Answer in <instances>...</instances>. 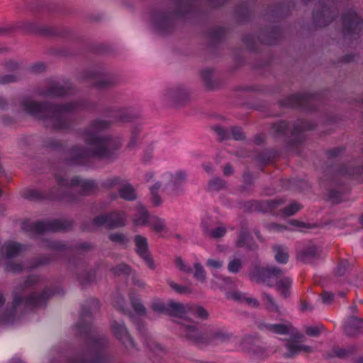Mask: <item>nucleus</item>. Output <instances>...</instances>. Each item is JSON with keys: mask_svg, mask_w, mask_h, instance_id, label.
Masks as SVG:
<instances>
[{"mask_svg": "<svg viewBox=\"0 0 363 363\" xmlns=\"http://www.w3.org/2000/svg\"><path fill=\"white\" fill-rule=\"evenodd\" d=\"M111 125L109 120L95 118L83 128L79 134L88 147L74 145L67 152L66 162L70 165L84 164L89 159L114 160L116 152L121 147L118 138L104 135Z\"/></svg>", "mask_w": 363, "mask_h": 363, "instance_id": "nucleus-1", "label": "nucleus"}, {"mask_svg": "<svg viewBox=\"0 0 363 363\" xmlns=\"http://www.w3.org/2000/svg\"><path fill=\"white\" fill-rule=\"evenodd\" d=\"M16 103H18L26 113L44 121L46 127L55 130L69 128L72 124L70 115L79 109L89 111L96 110V104L94 102L84 99L64 104H52L38 102L30 96H24L14 99L12 106H16Z\"/></svg>", "mask_w": 363, "mask_h": 363, "instance_id": "nucleus-2", "label": "nucleus"}, {"mask_svg": "<svg viewBox=\"0 0 363 363\" xmlns=\"http://www.w3.org/2000/svg\"><path fill=\"white\" fill-rule=\"evenodd\" d=\"M99 307V302L97 299H89L88 306H82L79 320L76 325L79 333L85 336L89 348L94 350L96 356L94 360H87L86 357L83 356L79 359H72L69 363H106L102 361L101 354L97 352L96 350L106 346L108 340L105 335L98 333L91 327L92 313L98 311Z\"/></svg>", "mask_w": 363, "mask_h": 363, "instance_id": "nucleus-3", "label": "nucleus"}, {"mask_svg": "<svg viewBox=\"0 0 363 363\" xmlns=\"http://www.w3.org/2000/svg\"><path fill=\"white\" fill-rule=\"evenodd\" d=\"M255 324L258 330L262 332L272 333L277 335H292L294 340H289L285 347L289 350L288 353L284 354L285 357L289 358L303 352L309 353L313 351L311 347L297 343L303 342L306 339L304 335L294 332L292 325L287 320H282L279 323H267L265 320L260 318L255 319Z\"/></svg>", "mask_w": 363, "mask_h": 363, "instance_id": "nucleus-4", "label": "nucleus"}, {"mask_svg": "<svg viewBox=\"0 0 363 363\" xmlns=\"http://www.w3.org/2000/svg\"><path fill=\"white\" fill-rule=\"evenodd\" d=\"M252 281L265 284L269 287L277 286L284 298L290 295V287L292 280L290 277L284 276V271L276 266L255 265L248 274Z\"/></svg>", "mask_w": 363, "mask_h": 363, "instance_id": "nucleus-5", "label": "nucleus"}, {"mask_svg": "<svg viewBox=\"0 0 363 363\" xmlns=\"http://www.w3.org/2000/svg\"><path fill=\"white\" fill-rule=\"evenodd\" d=\"M55 179L59 186V193L54 197L66 202L77 201L79 196H87L97 189L94 181L83 180L78 176L68 180L64 176L56 175Z\"/></svg>", "mask_w": 363, "mask_h": 363, "instance_id": "nucleus-6", "label": "nucleus"}, {"mask_svg": "<svg viewBox=\"0 0 363 363\" xmlns=\"http://www.w3.org/2000/svg\"><path fill=\"white\" fill-rule=\"evenodd\" d=\"M184 333L186 339L199 347L218 345L229 342L233 335L223 329L211 330L208 333L200 330L198 323L184 324Z\"/></svg>", "mask_w": 363, "mask_h": 363, "instance_id": "nucleus-7", "label": "nucleus"}, {"mask_svg": "<svg viewBox=\"0 0 363 363\" xmlns=\"http://www.w3.org/2000/svg\"><path fill=\"white\" fill-rule=\"evenodd\" d=\"M127 225V214L123 211H113L101 213L93 219L84 221L80 226L83 231L92 232L104 226L107 229H116Z\"/></svg>", "mask_w": 363, "mask_h": 363, "instance_id": "nucleus-8", "label": "nucleus"}, {"mask_svg": "<svg viewBox=\"0 0 363 363\" xmlns=\"http://www.w3.org/2000/svg\"><path fill=\"white\" fill-rule=\"evenodd\" d=\"M363 33V20L353 9L345 10L342 14V34L344 43L351 46Z\"/></svg>", "mask_w": 363, "mask_h": 363, "instance_id": "nucleus-9", "label": "nucleus"}, {"mask_svg": "<svg viewBox=\"0 0 363 363\" xmlns=\"http://www.w3.org/2000/svg\"><path fill=\"white\" fill-rule=\"evenodd\" d=\"M191 2V0H176L177 11L175 13L157 12L155 17V22L158 29L164 33L171 31L174 26L176 19L190 12Z\"/></svg>", "mask_w": 363, "mask_h": 363, "instance_id": "nucleus-10", "label": "nucleus"}, {"mask_svg": "<svg viewBox=\"0 0 363 363\" xmlns=\"http://www.w3.org/2000/svg\"><path fill=\"white\" fill-rule=\"evenodd\" d=\"M73 226L72 220H52L48 221L24 222L21 225L23 231L30 233L41 235L47 232H57L68 230Z\"/></svg>", "mask_w": 363, "mask_h": 363, "instance_id": "nucleus-11", "label": "nucleus"}, {"mask_svg": "<svg viewBox=\"0 0 363 363\" xmlns=\"http://www.w3.org/2000/svg\"><path fill=\"white\" fill-rule=\"evenodd\" d=\"M337 13L334 0H320L313 11V21L316 26L325 27L334 21Z\"/></svg>", "mask_w": 363, "mask_h": 363, "instance_id": "nucleus-12", "label": "nucleus"}, {"mask_svg": "<svg viewBox=\"0 0 363 363\" xmlns=\"http://www.w3.org/2000/svg\"><path fill=\"white\" fill-rule=\"evenodd\" d=\"M54 295V292L48 288H45L41 294L32 293L26 298L17 295H14L13 301L12 303V311L20 306L23 304L27 308L40 307L45 305L47 301Z\"/></svg>", "mask_w": 363, "mask_h": 363, "instance_id": "nucleus-13", "label": "nucleus"}, {"mask_svg": "<svg viewBox=\"0 0 363 363\" xmlns=\"http://www.w3.org/2000/svg\"><path fill=\"white\" fill-rule=\"evenodd\" d=\"M281 36V32L278 28H272L264 32H262L258 37L255 35L247 34L243 37V42L246 46L251 50L257 49V42L266 45L275 44Z\"/></svg>", "mask_w": 363, "mask_h": 363, "instance_id": "nucleus-14", "label": "nucleus"}, {"mask_svg": "<svg viewBox=\"0 0 363 363\" xmlns=\"http://www.w3.org/2000/svg\"><path fill=\"white\" fill-rule=\"evenodd\" d=\"M164 100L174 107H182L191 100L189 91L183 85H175L164 90Z\"/></svg>", "mask_w": 363, "mask_h": 363, "instance_id": "nucleus-15", "label": "nucleus"}, {"mask_svg": "<svg viewBox=\"0 0 363 363\" xmlns=\"http://www.w3.org/2000/svg\"><path fill=\"white\" fill-rule=\"evenodd\" d=\"M35 93L38 96L43 98L61 97L72 94V87L69 84H62L60 82H53L45 87L38 88Z\"/></svg>", "mask_w": 363, "mask_h": 363, "instance_id": "nucleus-16", "label": "nucleus"}, {"mask_svg": "<svg viewBox=\"0 0 363 363\" xmlns=\"http://www.w3.org/2000/svg\"><path fill=\"white\" fill-rule=\"evenodd\" d=\"M105 114L116 121L129 122L140 116L139 111L133 107H121L116 109L108 108L105 111Z\"/></svg>", "mask_w": 363, "mask_h": 363, "instance_id": "nucleus-17", "label": "nucleus"}, {"mask_svg": "<svg viewBox=\"0 0 363 363\" xmlns=\"http://www.w3.org/2000/svg\"><path fill=\"white\" fill-rule=\"evenodd\" d=\"M134 242L136 253L144 260L150 269H155L156 266L150 255L147 238L143 235H137L134 238Z\"/></svg>", "mask_w": 363, "mask_h": 363, "instance_id": "nucleus-18", "label": "nucleus"}, {"mask_svg": "<svg viewBox=\"0 0 363 363\" xmlns=\"http://www.w3.org/2000/svg\"><path fill=\"white\" fill-rule=\"evenodd\" d=\"M321 252L320 247L310 242L297 251L296 258L303 263H312L320 257Z\"/></svg>", "mask_w": 363, "mask_h": 363, "instance_id": "nucleus-19", "label": "nucleus"}, {"mask_svg": "<svg viewBox=\"0 0 363 363\" xmlns=\"http://www.w3.org/2000/svg\"><path fill=\"white\" fill-rule=\"evenodd\" d=\"M111 328L113 335L117 338L126 348L131 349L135 347L133 338L130 337L123 322L112 320Z\"/></svg>", "mask_w": 363, "mask_h": 363, "instance_id": "nucleus-20", "label": "nucleus"}, {"mask_svg": "<svg viewBox=\"0 0 363 363\" xmlns=\"http://www.w3.org/2000/svg\"><path fill=\"white\" fill-rule=\"evenodd\" d=\"M315 123L308 122L303 120H297L293 124V129L291 132L290 143L292 145L301 143L304 139L303 132L308 130H313L315 128Z\"/></svg>", "mask_w": 363, "mask_h": 363, "instance_id": "nucleus-21", "label": "nucleus"}, {"mask_svg": "<svg viewBox=\"0 0 363 363\" xmlns=\"http://www.w3.org/2000/svg\"><path fill=\"white\" fill-rule=\"evenodd\" d=\"M313 97L314 95L310 94H293L281 101V105L293 108L301 107L306 108L309 106Z\"/></svg>", "mask_w": 363, "mask_h": 363, "instance_id": "nucleus-22", "label": "nucleus"}, {"mask_svg": "<svg viewBox=\"0 0 363 363\" xmlns=\"http://www.w3.org/2000/svg\"><path fill=\"white\" fill-rule=\"evenodd\" d=\"M363 332V319L350 316L344 325V333L347 336L355 337Z\"/></svg>", "mask_w": 363, "mask_h": 363, "instance_id": "nucleus-23", "label": "nucleus"}, {"mask_svg": "<svg viewBox=\"0 0 363 363\" xmlns=\"http://www.w3.org/2000/svg\"><path fill=\"white\" fill-rule=\"evenodd\" d=\"M201 77L203 86L208 90H214L220 85V82L215 77L214 70L213 69L207 68L202 70Z\"/></svg>", "mask_w": 363, "mask_h": 363, "instance_id": "nucleus-24", "label": "nucleus"}, {"mask_svg": "<svg viewBox=\"0 0 363 363\" xmlns=\"http://www.w3.org/2000/svg\"><path fill=\"white\" fill-rule=\"evenodd\" d=\"M58 193L59 187L55 191L52 190L49 195H46L45 194L35 189H26L22 195L23 198L30 201H40L47 198L58 199V198L54 197V196L57 195ZM59 200L60 199H59Z\"/></svg>", "mask_w": 363, "mask_h": 363, "instance_id": "nucleus-25", "label": "nucleus"}, {"mask_svg": "<svg viewBox=\"0 0 363 363\" xmlns=\"http://www.w3.org/2000/svg\"><path fill=\"white\" fill-rule=\"evenodd\" d=\"M186 178L187 174L184 170H179L171 174L169 185L175 194L181 191V186L186 182Z\"/></svg>", "mask_w": 363, "mask_h": 363, "instance_id": "nucleus-26", "label": "nucleus"}, {"mask_svg": "<svg viewBox=\"0 0 363 363\" xmlns=\"http://www.w3.org/2000/svg\"><path fill=\"white\" fill-rule=\"evenodd\" d=\"M118 83V78L111 74H104L96 79L94 86L100 89H107L116 86Z\"/></svg>", "mask_w": 363, "mask_h": 363, "instance_id": "nucleus-27", "label": "nucleus"}, {"mask_svg": "<svg viewBox=\"0 0 363 363\" xmlns=\"http://www.w3.org/2000/svg\"><path fill=\"white\" fill-rule=\"evenodd\" d=\"M189 304H184L179 302H175L174 301H169L168 302V311L167 314L171 316H175L177 318H183L186 313H188Z\"/></svg>", "mask_w": 363, "mask_h": 363, "instance_id": "nucleus-28", "label": "nucleus"}, {"mask_svg": "<svg viewBox=\"0 0 363 363\" xmlns=\"http://www.w3.org/2000/svg\"><path fill=\"white\" fill-rule=\"evenodd\" d=\"M23 250V246L16 242H8L1 247V252L7 259L17 257Z\"/></svg>", "mask_w": 363, "mask_h": 363, "instance_id": "nucleus-29", "label": "nucleus"}, {"mask_svg": "<svg viewBox=\"0 0 363 363\" xmlns=\"http://www.w3.org/2000/svg\"><path fill=\"white\" fill-rule=\"evenodd\" d=\"M118 196L128 201H133L137 199V194L135 188L128 182H123L118 190Z\"/></svg>", "mask_w": 363, "mask_h": 363, "instance_id": "nucleus-30", "label": "nucleus"}, {"mask_svg": "<svg viewBox=\"0 0 363 363\" xmlns=\"http://www.w3.org/2000/svg\"><path fill=\"white\" fill-rule=\"evenodd\" d=\"M262 298L264 302L266 310L270 313H276L278 317L282 316L283 313L280 307L276 303L274 298L269 294L263 292Z\"/></svg>", "mask_w": 363, "mask_h": 363, "instance_id": "nucleus-31", "label": "nucleus"}, {"mask_svg": "<svg viewBox=\"0 0 363 363\" xmlns=\"http://www.w3.org/2000/svg\"><path fill=\"white\" fill-rule=\"evenodd\" d=\"M351 269V266L347 259H340L334 270V276L336 278H343L345 280Z\"/></svg>", "mask_w": 363, "mask_h": 363, "instance_id": "nucleus-32", "label": "nucleus"}, {"mask_svg": "<svg viewBox=\"0 0 363 363\" xmlns=\"http://www.w3.org/2000/svg\"><path fill=\"white\" fill-rule=\"evenodd\" d=\"M272 250L274 253L275 260L280 264H286L289 260V252L286 247L274 245L272 246Z\"/></svg>", "mask_w": 363, "mask_h": 363, "instance_id": "nucleus-33", "label": "nucleus"}, {"mask_svg": "<svg viewBox=\"0 0 363 363\" xmlns=\"http://www.w3.org/2000/svg\"><path fill=\"white\" fill-rule=\"evenodd\" d=\"M188 313H189L194 318L206 320L209 318V313L203 306L196 304H189Z\"/></svg>", "mask_w": 363, "mask_h": 363, "instance_id": "nucleus-34", "label": "nucleus"}, {"mask_svg": "<svg viewBox=\"0 0 363 363\" xmlns=\"http://www.w3.org/2000/svg\"><path fill=\"white\" fill-rule=\"evenodd\" d=\"M289 128V125L286 121H278L272 124L270 133L274 137H281L285 135Z\"/></svg>", "mask_w": 363, "mask_h": 363, "instance_id": "nucleus-35", "label": "nucleus"}, {"mask_svg": "<svg viewBox=\"0 0 363 363\" xmlns=\"http://www.w3.org/2000/svg\"><path fill=\"white\" fill-rule=\"evenodd\" d=\"M340 174L363 179V165L361 167H354L353 165L343 167L340 169Z\"/></svg>", "mask_w": 363, "mask_h": 363, "instance_id": "nucleus-36", "label": "nucleus"}, {"mask_svg": "<svg viewBox=\"0 0 363 363\" xmlns=\"http://www.w3.org/2000/svg\"><path fill=\"white\" fill-rule=\"evenodd\" d=\"M149 213L144 207H140L138 209L137 213L133 219V223L135 225L143 226L148 225L150 221Z\"/></svg>", "mask_w": 363, "mask_h": 363, "instance_id": "nucleus-37", "label": "nucleus"}, {"mask_svg": "<svg viewBox=\"0 0 363 363\" xmlns=\"http://www.w3.org/2000/svg\"><path fill=\"white\" fill-rule=\"evenodd\" d=\"M284 202L283 199H268L262 201L260 206L263 211H274L277 210L279 206L283 205Z\"/></svg>", "mask_w": 363, "mask_h": 363, "instance_id": "nucleus-38", "label": "nucleus"}, {"mask_svg": "<svg viewBox=\"0 0 363 363\" xmlns=\"http://www.w3.org/2000/svg\"><path fill=\"white\" fill-rule=\"evenodd\" d=\"M334 353L336 357L339 358H347L357 351V347L355 345H348L345 347H334L333 348Z\"/></svg>", "mask_w": 363, "mask_h": 363, "instance_id": "nucleus-39", "label": "nucleus"}, {"mask_svg": "<svg viewBox=\"0 0 363 363\" xmlns=\"http://www.w3.org/2000/svg\"><path fill=\"white\" fill-rule=\"evenodd\" d=\"M236 245L238 247H246L250 250H255L257 247L256 245L253 243L251 237L245 233H242L239 235Z\"/></svg>", "mask_w": 363, "mask_h": 363, "instance_id": "nucleus-40", "label": "nucleus"}, {"mask_svg": "<svg viewBox=\"0 0 363 363\" xmlns=\"http://www.w3.org/2000/svg\"><path fill=\"white\" fill-rule=\"evenodd\" d=\"M148 225L156 233L163 231L166 227L164 220L157 216L150 218Z\"/></svg>", "mask_w": 363, "mask_h": 363, "instance_id": "nucleus-41", "label": "nucleus"}, {"mask_svg": "<svg viewBox=\"0 0 363 363\" xmlns=\"http://www.w3.org/2000/svg\"><path fill=\"white\" fill-rule=\"evenodd\" d=\"M124 181L118 177H114L112 178H108L103 182L102 186L107 189H112L118 187V189L121 187V185L123 184Z\"/></svg>", "mask_w": 363, "mask_h": 363, "instance_id": "nucleus-42", "label": "nucleus"}, {"mask_svg": "<svg viewBox=\"0 0 363 363\" xmlns=\"http://www.w3.org/2000/svg\"><path fill=\"white\" fill-rule=\"evenodd\" d=\"M94 279L95 273L92 270L84 272L78 276V279L84 287H86L89 284L94 281Z\"/></svg>", "mask_w": 363, "mask_h": 363, "instance_id": "nucleus-43", "label": "nucleus"}, {"mask_svg": "<svg viewBox=\"0 0 363 363\" xmlns=\"http://www.w3.org/2000/svg\"><path fill=\"white\" fill-rule=\"evenodd\" d=\"M226 186V182L220 177H215L211 179L208 184L209 191H219Z\"/></svg>", "mask_w": 363, "mask_h": 363, "instance_id": "nucleus-44", "label": "nucleus"}, {"mask_svg": "<svg viewBox=\"0 0 363 363\" xmlns=\"http://www.w3.org/2000/svg\"><path fill=\"white\" fill-rule=\"evenodd\" d=\"M130 300L132 304V307L134 311L139 315H145L146 313V308L141 303L139 298L134 297L131 294H130Z\"/></svg>", "mask_w": 363, "mask_h": 363, "instance_id": "nucleus-45", "label": "nucleus"}, {"mask_svg": "<svg viewBox=\"0 0 363 363\" xmlns=\"http://www.w3.org/2000/svg\"><path fill=\"white\" fill-rule=\"evenodd\" d=\"M113 306L120 312H121L124 314L129 313V311L128 309H126L125 307V298L120 294H118L116 296L114 301H113Z\"/></svg>", "mask_w": 363, "mask_h": 363, "instance_id": "nucleus-46", "label": "nucleus"}, {"mask_svg": "<svg viewBox=\"0 0 363 363\" xmlns=\"http://www.w3.org/2000/svg\"><path fill=\"white\" fill-rule=\"evenodd\" d=\"M242 266V261L239 258L235 257L228 264V269L231 273L237 274L241 270Z\"/></svg>", "mask_w": 363, "mask_h": 363, "instance_id": "nucleus-47", "label": "nucleus"}, {"mask_svg": "<svg viewBox=\"0 0 363 363\" xmlns=\"http://www.w3.org/2000/svg\"><path fill=\"white\" fill-rule=\"evenodd\" d=\"M167 283H168L169 287L172 290H174V291H176L177 293H178L179 294H191V289L186 286L177 284L174 281H170V280H168Z\"/></svg>", "mask_w": 363, "mask_h": 363, "instance_id": "nucleus-48", "label": "nucleus"}, {"mask_svg": "<svg viewBox=\"0 0 363 363\" xmlns=\"http://www.w3.org/2000/svg\"><path fill=\"white\" fill-rule=\"evenodd\" d=\"M108 239L115 243L119 244V245H125L128 242L129 240L126 237L125 235H124L122 233H111L108 235Z\"/></svg>", "mask_w": 363, "mask_h": 363, "instance_id": "nucleus-49", "label": "nucleus"}, {"mask_svg": "<svg viewBox=\"0 0 363 363\" xmlns=\"http://www.w3.org/2000/svg\"><path fill=\"white\" fill-rule=\"evenodd\" d=\"M151 308L155 312L167 314L168 303H164L158 299L154 300L152 303Z\"/></svg>", "mask_w": 363, "mask_h": 363, "instance_id": "nucleus-50", "label": "nucleus"}, {"mask_svg": "<svg viewBox=\"0 0 363 363\" xmlns=\"http://www.w3.org/2000/svg\"><path fill=\"white\" fill-rule=\"evenodd\" d=\"M20 79V76L17 74H9L0 76V85H6L15 83Z\"/></svg>", "mask_w": 363, "mask_h": 363, "instance_id": "nucleus-51", "label": "nucleus"}, {"mask_svg": "<svg viewBox=\"0 0 363 363\" xmlns=\"http://www.w3.org/2000/svg\"><path fill=\"white\" fill-rule=\"evenodd\" d=\"M301 205L297 202L291 203L289 206L282 209V213L286 216H291L301 208Z\"/></svg>", "mask_w": 363, "mask_h": 363, "instance_id": "nucleus-52", "label": "nucleus"}, {"mask_svg": "<svg viewBox=\"0 0 363 363\" xmlns=\"http://www.w3.org/2000/svg\"><path fill=\"white\" fill-rule=\"evenodd\" d=\"M37 33L45 36H52L58 34L55 28L48 26H38Z\"/></svg>", "mask_w": 363, "mask_h": 363, "instance_id": "nucleus-53", "label": "nucleus"}, {"mask_svg": "<svg viewBox=\"0 0 363 363\" xmlns=\"http://www.w3.org/2000/svg\"><path fill=\"white\" fill-rule=\"evenodd\" d=\"M226 231L225 227L219 226L215 229L211 230L207 236L214 239H219L225 235Z\"/></svg>", "mask_w": 363, "mask_h": 363, "instance_id": "nucleus-54", "label": "nucleus"}, {"mask_svg": "<svg viewBox=\"0 0 363 363\" xmlns=\"http://www.w3.org/2000/svg\"><path fill=\"white\" fill-rule=\"evenodd\" d=\"M194 277L201 281L206 280V272L203 267L200 263L194 264Z\"/></svg>", "mask_w": 363, "mask_h": 363, "instance_id": "nucleus-55", "label": "nucleus"}, {"mask_svg": "<svg viewBox=\"0 0 363 363\" xmlns=\"http://www.w3.org/2000/svg\"><path fill=\"white\" fill-rule=\"evenodd\" d=\"M111 271L113 272V274H115L116 275H120L122 274H129L130 273L131 269L127 264H120L116 266L115 267H113L111 269Z\"/></svg>", "mask_w": 363, "mask_h": 363, "instance_id": "nucleus-56", "label": "nucleus"}, {"mask_svg": "<svg viewBox=\"0 0 363 363\" xmlns=\"http://www.w3.org/2000/svg\"><path fill=\"white\" fill-rule=\"evenodd\" d=\"M45 245L50 247V249L55 250H65L69 248V247L64 243L56 242V241H51V240H46Z\"/></svg>", "mask_w": 363, "mask_h": 363, "instance_id": "nucleus-57", "label": "nucleus"}, {"mask_svg": "<svg viewBox=\"0 0 363 363\" xmlns=\"http://www.w3.org/2000/svg\"><path fill=\"white\" fill-rule=\"evenodd\" d=\"M20 28L26 32L37 33L38 26L32 21H25L21 24Z\"/></svg>", "mask_w": 363, "mask_h": 363, "instance_id": "nucleus-58", "label": "nucleus"}, {"mask_svg": "<svg viewBox=\"0 0 363 363\" xmlns=\"http://www.w3.org/2000/svg\"><path fill=\"white\" fill-rule=\"evenodd\" d=\"M52 260V257L48 255H44L34 260L33 263L31 265V268H37L40 266H43L48 264Z\"/></svg>", "mask_w": 363, "mask_h": 363, "instance_id": "nucleus-59", "label": "nucleus"}, {"mask_svg": "<svg viewBox=\"0 0 363 363\" xmlns=\"http://www.w3.org/2000/svg\"><path fill=\"white\" fill-rule=\"evenodd\" d=\"M40 280V277L38 275H30L28 277L25 282L19 286V290H23L28 287L32 286L33 285L38 283Z\"/></svg>", "mask_w": 363, "mask_h": 363, "instance_id": "nucleus-60", "label": "nucleus"}, {"mask_svg": "<svg viewBox=\"0 0 363 363\" xmlns=\"http://www.w3.org/2000/svg\"><path fill=\"white\" fill-rule=\"evenodd\" d=\"M235 140H243L245 138V134L240 127H233L230 131V136Z\"/></svg>", "mask_w": 363, "mask_h": 363, "instance_id": "nucleus-61", "label": "nucleus"}, {"mask_svg": "<svg viewBox=\"0 0 363 363\" xmlns=\"http://www.w3.org/2000/svg\"><path fill=\"white\" fill-rule=\"evenodd\" d=\"M321 301L323 303L326 305L331 304L334 301L335 295L334 294L326 290H323L320 295Z\"/></svg>", "mask_w": 363, "mask_h": 363, "instance_id": "nucleus-62", "label": "nucleus"}, {"mask_svg": "<svg viewBox=\"0 0 363 363\" xmlns=\"http://www.w3.org/2000/svg\"><path fill=\"white\" fill-rule=\"evenodd\" d=\"M213 130L219 136V140H223L230 138V131L227 130L224 128L216 125L213 127Z\"/></svg>", "mask_w": 363, "mask_h": 363, "instance_id": "nucleus-63", "label": "nucleus"}, {"mask_svg": "<svg viewBox=\"0 0 363 363\" xmlns=\"http://www.w3.org/2000/svg\"><path fill=\"white\" fill-rule=\"evenodd\" d=\"M323 328V325L308 327L306 329V333L311 337H318L320 335L321 330Z\"/></svg>", "mask_w": 363, "mask_h": 363, "instance_id": "nucleus-64", "label": "nucleus"}]
</instances>
